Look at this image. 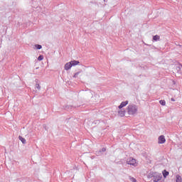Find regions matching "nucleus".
<instances>
[{"label": "nucleus", "instance_id": "f257e3e1", "mask_svg": "<svg viewBox=\"0 0 182 182\" xmlns=\"http://www.w3.org/2000/svg\"><path fill=\"white\" fill-rule=\"evenodd\" d=\"M128 114H136L137 113V107L136 105H129L127 107Z\"/></svg>", "mask_w": 182, "mask_h": 182}, {"label": "nucleus", "instance_id": "f03ea898", "mask_svg": "<svg viewBox=\"0 0 182 182\" xmlns=\"http://www.w3.org/2000/svg\"><path fill=\"white\" fill-rule=\"evenodd\" d=\"M158 143L159 144H164L166 143V137L164 135H161L158 138Z\"/></svg>", "mask_w": 182, "mask_h": 182}, {"label": "nucleus", "instance_id": "7ed1b4c3", "mask_svg": "<svg viewBox=\"0 0 182 182\" xmlns=\"http://www.w3.org/2000/svg\"><path fill=\"white\" fill-rule=\"evenodd\" d=\"M127 164L130 166H137V162L136 161V159L133 158H129V161H127Z\"/></svg>", "mask_w": 182, "mask_h": 182}, {"label": "nucleus", "instance_id": "9b49d317", "mask_svg": "<svg viewBox=\"0 0 182 182\" xmlns=\"http://www.w3.org/2000/svg\"><path fill=\"white\" fill-rule=\"evenodd\" d=\"M153 40L155 41V42H157V41H160V36L159 35H156L153 37Z\"/></svg>", "mask_w": 182, "mask_h": 182}, {"label": "nucleus", "instance_id": "4468645a", "mask_svg": "<svg viewBox=\"0 0 182 182\" xmlns=\"http://www.w3.org/2000/svg\"><path fill=\"white\" fill-rule=\"evenodd\" d=\"M35 47L36 48V49H42V46L39 45V44H36L35 46Z\"/></svg>", "mask_w": 182, "mask_h": 182}, {"label": "nucleus", "instance_id": "ddd939ff", "mask_svg": "<svg viewBox=\"0 0 182 182\" xmlns=\"http://www.w3.org/2000/svg\"><path fill=\"white\" fill-rule=\"evenodd\" d=\"M176 182H181V177L180 176H176Z\"/></svg>", "mask_w": 182, "mask_h": 182}, {"label": "nucleus", "instance_id": "39448f33", "mask_svg": "<svg viewBox=\"0 0 182 182\" xmlns=\"http://www.w3.org/2000/svg\"><path fill=\"white\" fill-rule=\"evenodd\" d=\"M129 105V101H124L122 102H121V104L119 105L118 109H121L123 107H126V105Z\"/></svg>", "mask_w": 182, "mask_h": 182}, {"label": "nucleus", "instance_id": "0eeeda50", "mask_svg": "<svg viewBox=\"0 0 182 182\" xmlns=\"http://www.w3.org/2000/svg\"><path fill=\"white\" fill-rule=\"evenodd\" d=\"M70 63H71V66H76L80 63L77 60H72Z\"/></svg>", "mask_w": 182, "mask_h": 182}, {"label": "nucleus", "instance_id": "1a4fd4ad", "mask_svg": "<svg viewBox=\"0 0 182 182\" xmlns=\"http://www.w3.org/2000/svg\"><path fill=\"white\" fill-rule=\"evenodd\" d=\"M18 139L20 141H21L23 144H26V139H25V138L20 136H18Z\"/></svg>", "mask_w": 182, "mask_h": 182}, {"label": "nucleus", "instance_id": "6e6552de", "mask_svg": "<svg viewBox=\"0 0 182 182\" xmlns=\"http://www.w3.org/2000/svg\"><path fill=\"white\" fill-rule=\"evenodd\" d=\"M161 178H162L161 175H159V176H156V177L154 178V181H155V182L160 181V180H161Z\"/></svg>", "mask_w": 182, "mask_h": 182}, {"label": "nucleus", "instance_id": "aec40b11", "mask_svg": "<svg viewBox=\"0 0 182 182\" xmlns=\"http://www.w3.org/2000/svg\"><path fill=\"white\" fill-rule=\"evenodd\" d=\"M171 100L172 102H176V100H174V98H171Z\"/></svg>", "mask_w": 182, "mask_h": 182}, {"label": "nucleus", "instance_id": "2eb2a0df", "mask_svg": "<svg viewBox=\"0 0 182 182\" xmlns=\"http://www.w3.org/2000/svg\"><path fill=\"white\" fill-rule=\"evenodd\" d=\"M38 60H43V55H40L38 58Z\"/></svg>", "mask_w": 182, "mask_h": 182}, {"label": "nucleus", "instance_id": "9d476101", "mask_svg": "<svg viewBox=\"0 0 182 182\" xmlns=\"http://www.w3.org/2000/svg\"><path fill=\"white\" fill-rule=\"evenodd\" d=\"M162 174H163L164 178H166L167 177V176H168L169 173L166 170H164L162 171Z\"/></svg>", "mask_w": 182, "mask_h": 182}, {"label": "nucleus", "instance_id": "423d86ee", "mask_svg": "<svg viewBox=\"0 0 182 182\" xmlns=\"http://www.w3.org/2000/svg\"><path fill=\"white\" fill-rule=\"evenodd\" d=\"M65 70H69V69H70L72 68V63L70 62L69 63H67L65 65Z\"/></svg>", "mask_w": 182, "mask_h": 182}, {"label": "nucleus", "instance_id": "a211bd4d", "mask_svg": "<svg viewBox=\"0 0 182 182\" xmlns=\"http://www.w3.org/2000/svg\"><path fill=\"white\" fill-rule=\"evenodd\" d=\"M36 87H37V89H41V85H39V84H36Z\"/></svg>", "mask_w": 182, "mask_h": 182}, {"label": "nucleus", "instance_id": "dca6fc26", "mask_svg": "<svg viewBox=\"0 0 182 182\" xmlns=\"http://www.w3.org/2000/svg\"><path fill=\"white\" fill-rule=\"evenodd\" d=\"M80 73V72H77L74 75V77H77V76H79V74Z\"/></svg>", "mask_w": 182, "mask_h": 182}, {"label": "nucleus", "instance_id": "f3484780", "mask_svg": "<svg viewBox=\"0 0 182 182\" xmlns=\"http://www.w3.org/2000/svg\"><path fill=\"white\" fill-rule=\"evenodd\" d=\"M130 181H132V182H136V178H130Z\"/></svg>", "mask_w": 182, "mask_h": 182}, {"label": "nucleus", "instance_id": "20e7f679", "mask_svg": "<svg viewBox=\"0 0 182 182\" xmlns=\"http://www.w3.org/2000/svg\"><path fill=\"white\" fill-rule=\"evenodd\" d=\"M125 114H126V110H124V109H121L118 110V115L120 117H124Z\"/></svg>", "mask_w": 182, "mask_h": 182}, {"label": "nucleus", "instance_id": "6ab92c4d", "mask_svg": "<svg viewBox=\"0 0 182 182\" xmlns=\"http://www.w3.org/2000/svg\"><path fill=\"white\" fill-rule=\"evenodd\" d=\"M101 151H103V152L106 151V148H102V149H101Z\"/></svg>", "mask_w": 182, "mask_h": 182}, {"label": "nucleus", "instance_id": "f8f14e48", "mask_svg": "<svg viewBox=\"0 0 182 182\" xmlns=\"http://www.w3.org/2000/svg\"><path fill=\"white\" fill-rule=\"evenodd\" d=\"M159 103L162 106H166V101L165 100H161L159 101Z\"/></svg>", "mask_w": 182, "mask_h": 182}]
</instances>
